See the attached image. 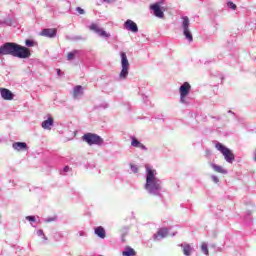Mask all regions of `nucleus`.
<instances>
[{
  "mask_svg": "<svg viewBox=\"0 0 256 256\" xmlns=\"http://www.w3.org/2000/svg\"><path fill=\"white\" fill-rule=\"evenodd\" d=\"M212 169H214V171L216 173H221L222 175H227V170L224 169L223 166L217 165V164H211Z\"/></svg>",
  "mask_w": 256,
  "mask_h": 256,
  "instance_id": "f3484780",
  "label": "nucleus"
},
{
  "mask_svg": "<svg viewBox=\"0 0 256 256\" xmlns=\"http://www.w3.org/2000/svg\"><path fill=\"white\" fill-rule=\"evenodd\" d=\"M38 235H43V230H38Z\"/></svg>",
  "mask_w": 256,
  "mask_h": 256,
  "instance_id": "473e14b6",
  "label": "nucleus"
},
{
  "mask_svg": "<svg viewBox=\"0 0 256 256\" xmlns=\"http://www.w3.org/2000/svg\"><path fill=\"white\" fill-rule=\"evenodd\" d=\"M146 184L145 189L150 193H155V191H159L161 189V180L155 177V170L146 167Z\"/></svg>",
  "mask_w": 256,
  "mask_h": 256,
  "instance_id": "f03ea898",
  "label": "nucleus"
},
{
  "mask_svg": "<svg viewBox=\"0 0 256 256\" xmlns=\"http://www.w3.org/2000/svg\"><path fill=\"white\" fill-rule=\"evenodd\" d=\"M201 251L204 253V255H209V249L207 248V243L201 244Z\"/></svg>",
  "mask_w": 256,
  "mask_h": 256,
  "instance_id": "5701e85b",
  "label": "nucleus"
},
{
  "mask_svg": "<svg viewBox=\"0 0 256 256\" xmlns=\"http://www.w3.org/2000/svg\"><path fill=\"white\" fill-rule=\"evenodd\" d=\"M169 235V230L167 228H161L154 234L155 241H159V239H165Z\"/></svg>",
  "mask_w": 256,
  "mask_h": 256,
  "instance_id": "ddd939ff",
  "label": "nucleus"
},
{
  "mask_svg": "<svg viewBox=\"0 0 256 256\" xmlns=\"http://www.w3.org/2000/svg\"><path fill=\"white\" fill-rule=\"evenodd\" d=\"M227 5L233 11H235V9H237V5H235V3H233V2H228Z\"/></svg>",
  "mask_w": 256,
  "mask_h": 256,
  "instance_id": "a878e982",
  "label": "nucleus"
},
{
  "mask_svg": "<svg viewBox=\"0 0 256 256\" xmlns=\"http://www.w3.org/2000/svg\"><path fill=\"white\" fill-rule=\"evenodd\" d=\"M90 31H94L99 35V37L109 38L111 34L107 33L105 30L101 29L97 24L93 23L90 25Z\"/></svg>",
  "mask_w": 256,
  "mask_h": 256,
  "instance_id": "6e6552de",
  "label": "nucleus"
},
{
  "mask_svg": "<svg viewBox=\"0 0 256 256\" xmlns=\"http://www.w3.org/2000/svg\"><path fill=\"white\" fill-rule=\"evenodd\" d=\"M25 45L27 47H35V42H33V40H26Z\"/></svg>",
  "mask_w": 256,
  "mask_h": 256,
  "instance_id": "393cba45",
  "label": "nucleus"
},
{
  "mask_svg": "<svg viewBox=\"0 0 256 256\" xmlns=\"http://www.w3.org/2000/svg\"><path fill=\"white\" fill-rule=\"evenodd\" d=\"M3 55H11L18 59H29L31 57V49L14 42H6L0 46V57Z\"/></svg>",
  "mask_w": 256,
  "mask_h": 256,
  "instance_id": "f257e3e1",
  "label": "nucleus"
},
{
  "mask_svg": "<svg viewBox=\"0 0 256 256\" xmlns=\"http://www.w3.org/2000/svg\"><path fill=\"white\" fill-rule=\"evenodd\" d=\"M58 76H61V69H56Z\"/></svg>",
  "mask_w": 256,
  "mask_h": 256,
  "instance_id": "2f4dec72",
  "label": "nucleus"
},
{
  "mask_svg": "<svg viewBox=\"0 0 256 256\" xmlns=\"http://www.w3.org/2000/svg\"><path fill=\"white\" fill-rule=\"evenodd\" d=\"M70 169H71V168H69V166H65V167H64L65 173H67Z\"/></svg>",
  "mask_w": 256,
  "mask_h": 256,
  "instance_id": "c756f323",
  "label": "nucleus"
},
{
  "mask_svg": "<svg viewBox=\"0 0 256 256\" xmlns=\"http://www.w3.org/2000/svg\"><path fill=\"white\" fill-rule=\"evenodd\" d=\"M182 29H183V35L188 41H193V34H191V30L189 29V25H191L189 21V17L184 16L182 17Z\"/></svg>",
  "mask_w": 256,
  "mask_h": 256,
  "instance_id": "423d86ee",
  "label": "nucleus"
},
{
  "mask_svg": "<svg viewBox=\"0 0 256 256\" xmlns=\"http://www.w3.org/2000/svg\"><path fill=\"white\" fill-rule=\"evenodd\" d=\"M121 65L122 70L119 74L120 79H127L129 75V60L127 59V54L125 52H121Z\"/></svg>",
  "mask_w": 256,
  "mask_h": 256,
  "instance_id": "39448f33",
  "label": "nucleus"
},
{
  "mask_svg": "<svg viewBox=\"0 0 256 256\" xmlns=\"http://www.w3.org/2000/svg\"><path fill=\"white\" fill-rule=\"evenodd\" d=\"M150 9H152L154 16L158 17V19H163V17H165V13L161 10V5H159V3L152 4Z\"/></svg>",
  "mask_w": 256,
  "mask_h": 256,
  "instance_id": "1a4fd4ad",
  "label": "nucleus"
},
{
  "mask_svg": "<svg viewBox=\"0 0 256 256\" xmlns=\"http://www.w3.org/2000/svg\"><path fill=\"white\" fill-rule=\"evenodd\" d=\"M192 251H193V248L191 247V245L186 244V245L183 246L184 255L191 256Z\"/></svg>",
  "mask_w": 256,
  "mask_h": 256,
  "instance_id": "412c9836",
  "label": "nucleus"
},
{
  "mask_svg": "<svg viewBox=\"0 0 256 256\" xmlns=\"http://www.w3.org/2000/svg\"><path fill=\"white\" fill-rule=\"evenodd\" d=\"M26 219L27 221H32L33 223H35V216H27Z\"/></svg>",
  "mask_w": 256,
  "mask_h": 256,
  "instance_id": "bb28decb",
  "label": "nucleus"
},
{
  "mask_svg": "<svg viewBox=\"0 0 256 256\" xmlns=\"http://www.w3.org/2000/svg\"><path fill=\"white\" fill-rule=\"evenodd\" d=\"M82 140L85 141L88 145H102L103 138L97 134L86 133L82 136Z\"/></svg>",
  "mask_w": 256,
  "mask_h": 256,
  "instance_id": "20e7f679",
  "label": "nucleus"
},
{
  "mask_svg": "<svg viewBox=\"0 0 256 256\" xmlns=\"http://www.w3.org/2000/svg\"><path fill=\"white\" fill-rule=\"evenodd\" d=\"M95 234L100 237V239H105V228L102 226L95 228Z\"/></svg>",
  "mask_w": 256,
  "mask_h": 256,
  "instance_id": "6ab92c4d",
  "label": "nucleus"
},
{
  "mask_svg": "<svg viewBox=\"0 0 256 256\" xmlns=\"http://www.w3.org/2000/svg\"><path fill=\"white\" fill-rule=\"evenodd\" d=\"M12 147L15 151H27V143L25 142H15Z\"/></svg>",
  "mask_w": 256,
  "mask_h": 256,
  "instance_id": "4468645a",
  "label": "nucleus"
},
{
  "mask_svg": "<svg viewBox=\"0 0 256 256\" xmlns=\"http://www.w3.org/2000/svg\"><path fill=\"white\" fill-rule=\"evenodd\" d=\"M130 169L132 173H139V167H137L135 164H130Z\"/></svg>",
  "mask_w": 256,
  "mask_h": 256,
  "instance_id": "b1692460",
  "label": "nucleus"
},
{
  "mask_svg": "<svg viewBox=\"0 0 256 256\" xmlns=\"http://www.w3.org/2000/svg\"><path fill=\"white\" fill-rule=\"evenodd\" d=\"M123 256H136L137 252L131 247H126L125 251L122 252Z\"/></svg>",
  "mask_w": 256,
  "mask_h": 256,
  "instance_id": "aec40b11",
  "label": "nucleus"
},
{
  "mask_svg": "<svg viewBox=\"0 0 256 256\" xmlns=\"http://www.w3.org/2000/svg\"><path fill=\"white\" fill-rule=\"evenodd\" d=\"M104 3H113L114 0H102Z\"/></svg>",
  "mask_w": 256,
  "mask_h": 256,
  "instance_id": "7c9ffc66",
  "label": "nucleus"
},
{
  "mask_svg": "<svg viewBox=\"0 0 256 256\" xmlns=\"http://www.w3.org/2000/svg\"><path fill=\"white\" fill-rule=\"evenodd\" d=\"M125 29L128 31H131L132 33H137L139 31V27H137V23H135L133 20H127L124 23Z\"/></svg>",
  "mask_w": 256,
  "mask_h": 256,
  "instance_id": "f8f14e48",
  "label": "nucleus"
},
{
  "mask_svg": "<svg viewBox=\"0 0 256 256\" xmlns=\"http://www.w3.org/2000/svg\"><path fill=\"white\" fill-rule=\"evenodd\" d=\"M76 55H77V50H74V51L68 53V55H67L68 61H73V59H75Z\"/></svg>",
  "mask_w": 256,
  "mask_h": 256,
  "instance_id": "4be33fe9",
  "label": "nucleus"
},
{
  "mask_svg": "<svg viewBox=\"0 0 256 256\" xmlns=\"http://www.w3.org/2000/svg\"><path fill=\"white\" fill-rule=\"evenodd\" d=\"M212 181L214 183H217L219 181V178L217 176H212Z\"/></svg>",
  "mask_w": 256,
  "mask_h": 256,
  "instance_id": "c85d7f7f",
  "label": "nucleus"
},
{
  "mask_svg": "<svg viewBox=\"0 0 256 256\" xmlns=\"http://www.w3.org/2000/svg\"><path fill=\"white\" fill-rule=\"evenodd\" d=\"M81 95H83V86H75L73 89V97L77 99V97H81Z\"/></svg>",
  "mask_w": 256,
  "mask_h": 256,
  "instance_id": "dca6fc26",
  "label": "nucleus"
},
{
  "mask_svg": "<svg viewBox=\"0 0 256 256\" xmlns=\"http://www.w3.org/2000/svg\"><path fill=\"white\" fill-rule=\"evenodd\" d=\"M215 147L218 151H220V153H222L227 163H233V161H235V154H233V151H231V149L227 148L221 143H217Z\"/></svg>",
  "mask_w": 256,
  "mask_h": 256,
  "instance_id": "7ed1b4c3",
  "label": "nucleus"
},
{
  "mask_svg": "<svg viewBox=\"0 0 256 256\" xmlns=\"http://www.w3.org/2000/svg\"><path fill=\"white\" fill-rule=\"evenodd\" d=\"M77 11H78V13H80V15L85 14V10H83L81 7H78Z\"/></svg>",
  "mask_w": 256,
  "mask_h": 256,
  "instance_id": "cd10ccee",
  "label": "nucleus"
},
{
  "mask_svg": "<svg viewBox=\"0 0 256 256\" xmlns=\"http://www.w3.org/2000/svg\"><path fill=\"white\" fill-rule=\"evenodd\" d=\"M53 117H49L47 120L42 122V128L43 129H48L50 131L51 127H53Z\"/></svg>",
  "mask_w": 256,
  "mask_h": 256,
  "instance_id": "2eb2a0df",
  "label": "nucleus"
},
{
  "mask_svg": "<svg viewBox=\"0 0 256 256\" xmlns=\"http://www.w3.org/2000/svg\"><path fill=\"white\" fill-rule=\"evenodd\" d=\"M0 94L5 101H13V92L7 88H0Z\"/></svg>",
  "mask_w": 256,
  "mask_h": 256,
  "instance_id": "9b49d317",
  "label": "nucleus"
},
{
  "mask_svg": "<svg viewBox=\"0 0 256 256\" xmlns=\"http://www.w3.org/2000/svg\"><path fill=\"white\" fill-rule=\"evenodd\" d=\"M179 92L181 103H185V97L191 93V84H189V82H184L183 85L180 86Z\"/></svg>",
  "mask_w": 256,
  "mask_h": 256,
  "instance_id": "0eeeda50",
  "label": "nucleus"
},
{
  "mask_svg": "<svg viewBox=\"0 0 256 256\" xmlns=\"http://www.w3.org/2000/svg\"><path fill=\"white\" fill-rule=\"evenodd\" d=\"M82 235H85V233H83V232H80V236L82 237Z\"/></svg>",
  "mask_w": 256,
  "mask_h": 256,
  "instance_id": "f704fd0d",
  "label": "nucleus"
},
{
  "mask_svg": "<svg viewBox=\"0 0 256 256\" xmlns=\"http://www.w3.org/2000/svg\"><path fill=\"white\" fill-rule=\"evenodd\" d=\"M122 241L125 242V235L122 236Z\"/></svg>",
  "mask_w": 256,
  "mask_h": 256,
  "instance_id": "72a5a7b5",
  "label": "nucleus"
},
{
  "mask_svg": "<svg viewBox=\"0 0 256 256\" xmlns=\"http://www.w3.org/2000/svg\"><path fill=\"white\" fill-rule=\"evenodd\" d=\"M41 37H48L52 39L53 37H57V29L56 28H46L40 32Z\"/></svg>",
  "mask_w": 256,
  "mask_h": 256,
  "instance_id": "9d476101",
  "label": "nucleus"
},
{
  "mask_svg": "<svg viewBox=\"0 0 256 256\" xmlns=\"http://www.w3.org/2000/svg\"><path fill=\"white\" fill-rule=\"evenodd\" d=\"M131 145H132V147H137L138 149L147 150V147H145V145H143L141 142H139V140H137V138H135V137H132Z\"/></svg>",
  "mask_w": 256,
  "mask_h": 256,
  "instance_id": "a211bd4d",
  "label": "nucleus"
}]
</instances>
